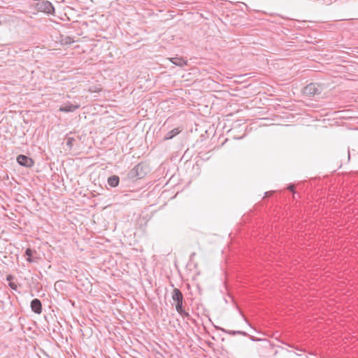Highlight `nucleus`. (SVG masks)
Instances as JSON below:
<instances>
[{
	"label": "nucleus",
	"instance_id": "1",
	"mask_svg": "<svg viewBox=\"0 0 358 358\" xmlns=\"http://www.w3.org/2000/svg\"><path fill=\"white\" fill-rule=\"evenodd\" d=\"M171 298L177 312L182 317L189 318L190 317L189 313L183 309V295L181 291L178 288H174L172 292Z\"/></svg>",
	"mask_w": 358,
	"mask_h": 358
},
{
	"label": "nucleus",
	"instance_id": "2",
	"mask_svg": "<svg viewBox=\"0 0 358 358\" xmlns=\"http://www.w3.org/2000/svg\"><path fill=\"white\" fill-rule=\"evenodd\" d=\"M147 174L145 167L142 163L136 165L127 174V177L130 180H138L143 178Z\"/></svg>",
	"mask_w": 358,
	"mask_h": 358
},
{
	"label": "nucleus",
	"instance_id": "3",
	"mask_svg": "<svg viewBox=\"0 0 358 358\" xmlns=\"http://www.w3.org/2000/svg\"><path fill=\"white\" fill-rule=\"evenodd\" d=\"M34 8L39 12H43L48 15H55V8L53 5L48 0H43L41 1H38L34 3Z\"/></svg>",
	"mask_w": 358,
	"mask_h": 358
},
{
	"label": "nucleus",
	"instance_id": "4",
	"mask_svg": "<svg viewBox=\"0 0 358 358\" xmlns=\"http://www.w3.org/2000/svg\"><path fill=\"white\" fill-rule=\"evenodd\" d=\"M256 341H261L262 343L257 347L259 355L262 357H268L273 351V347L269 341L266 339H258Z\"/></svg>",
	"mask_w": 358,
	"mask_h": 358
},
{
	"label": "nucleus",
	"instance_id": "5",
	"mask_svg": "<svg viewBox=\"0 0 358 358\" xmlns=\"http://www.w3.org/2000/svg\"><path fill=\"white\" fill-rule=\"evenodd\" d=\"M322 90V87L320 84L310 83L304 87L303 92L307 96L313 97L316 95H320Z\"/></svg>",
	"mask_w": 358,
	"mask_h": 358
},
{
	"label": "nucleus",
	"instance_id": "6",
	"mask_svg": "<svg viewBox=\"0 0 358 358\" xmlns=\"http://www.w3.org/2000/svg\"><path fill=\"white\" fill-rule=\"evenodd\" d=\"M215 328L218 330L222 331V332L227 334L231 336H236V335H242L244 336H248L252 341H255L257 338L252 336L249 335L247 332L243 331H233V330H227L222 327H215Z\"/></svg>",
	"mask_w": 358,
	"mask_h": 358
},
{
	"label": "nucleus",
	"instance_id": "7",
	"mask_svg": "<svg viewBox=\"0 0 358 358\" xmlns=\"http://www.w3.org/2000/svg\"><path fill=\"white\" fill-rule=\"evenodd\" d=\"M17 162L20 165L25 167H31L34 164V162L31 158L24 155H18L17 157Z\"/></svg>",
	"mask_w": 358,
	"mask_h": 358
},
{
	"label": "nucleus",
	"instance_id": "8",
	"mask_svg": "<svg viewBox=\"0 0 358 358\" xmlns=\"http://www.w3.org/2000/svg\"><path fill=\"white\" fill-rule=\"evenodd\" d=\"M31 310L36 313L41 314L42 312V303L38 299H34L31 302Z\"/></svg>",
	"mask_w": 358,
	"mask_h": 358
},
{
	"label": "nucleus",
	"instance_id": "9",
	"mask_svg": "<svg viewBox=\"0 0 358 358\" xmlns=\"http://www.w3.org/2000/svg\"><path fill=\"white\" fill-rule=\"evenodd\" d=\"M80 105L78 104H72L71 103H68L65 104L64 106H62L59 108V111L65 112V113H69V112H73L76 109L79 108Z\"/></svg>",
	"mask_w": 358,
	"mask_h": 358
},
{
	"label": "nucleus",
	"instance_id": "10",
	"mask_svg": "<svg viewBox=\"0 0 358 358\" xmlns=\"http://www.w3.org/2000/svg\"><path fill=\"white\" fill-rule=\"evenodd\" d=\"M34 254H36V250H33L31 248H27L25 250V255L27 256V261L29 263L36 262L38 258L33 257Z\"/></svg>",
	"mask_w": 358,
	"mask_h": 358
},
{
	"label": "nucleus",
	"instance_id": "11",
	"mask_svg": "<svg viewBox=\"0 0 358 358\" xmlns=\"http://www.w3.org/2000/svg\"><path fill=\"white\" fill-rule=\"evenodd\" d=\"M170 60L173 64L180 67H182L187 64V60L182 57H172L170 59Z\"/></svg>",
	"mask_w": 358,
	"mask_h": 358
},
{
	"label": "nucleus",
	"instance_id": "12",
	"mask_svg": "<svg viewBox=\"0 0 358 358\" xmlns=\"http://www.w3.org/2000/svg\"><path fill=\"white\" fill-rule=\"evenodd\" d=\"M120 178L117 176L113 175L108 178V184L112 187H115L119 185Z\"/></svg>",
	"mask_w": 358,
	"mask_h": 358
},
{
	"label": "nucleus",
	"instance_id": "13",
	"mask_svg": "<svg viewBox=\"0 0 358 358\" xmlns=\"http://www.w3.org/2000/svg\"><path fill=\"white\" fill-rule=\"evenodd\" d=\"M181 130L179 128H175L171 131H169L164 137V140H169L173 138L175 136L178 134Z\"/></svg>",
	"mask_w": 358,
	"mask_h": 358
},
{
	"label": "nucleus",
	"instance_id": "14",
	"mask_svg": "<svg viewBox=\"0 0 358 358\" xmlns=\"http://www.w3.org/2000/svg\"><path fill=\"white\" fill-rule=\"evenodd\" d=\"M75 141V139L73 137H68L66 138V145L70 148L73 146V143Z\"/></svg>",
	"mask_w": 358,
	"mask_h": 358
},
{
	"label": "nucleus",
	"instance_id": "15",
	"mask_svg": "<svg viewBox=\"0 0 358 358\" xmlns=\"http://www.w3.org/2000/svg\"><path fill=\"white\" fill-rule=\"evenodd\" d=\"M8 285H9V287H10L12 289H13V290H17V285H16L15 282H10L8 283Z\"/></svg>",
	"mask_w": 358,
	"mask_h": 358
},
{
	"label": "nucleus",
	"instance_id": "16",
	"mask_svg": "<svg viewBox=\"0 0 358 358\" xmlns=\"http://www.w3.org/2000/svg\"><path fill=\"white\" fill-rule=\"evenodd\" d=\"M294 188H295L294 185H289V187H287V189H288L289 191L293 192L294 198H295V194H296V192L294 191Z\"/></svg>",
	"mask_w": 358,
	"mask_h": 358
},
{
	"label": "nucleus",
	"instance_id": "17",
	"mask_svg": "<svg viewBox=\"0 0 358 358\" xmlns=\"http://www.w3.org/2000/svg\"><path fill=\"white\" fill-rule=\"evenodd\" d=\"M73 40L69 37V36H67L66 38H65V41H64V43H67V44H71L72 43H73Z\"/></svg>",
	"mask_w": 358,
	"mask_h": 358
},
{
	"label": "nucleus",
	"instance_id": "18",
	"mask_svg": "<svg viewBox=\"0 0 358 358\" xmlns=\"http://www.w3.org/2000/svg\"><path fill=\"white\" fill-rule=\"evenodd\" d=\"M15 278V277L12 275H8L7 277H6V280L7 281H8L9 282H13V280Z\"/></svg>",
	"mask_w": 358,
	"mask_h": 358
},
{
	"label": "nucleus",
	"instance_id": "19",
	"mask_svg": "<svg viewBox=\"0 0 358 358\" xmlns=\"http://www.w3.org/2000/svg\"><path fill=\"white\" fill-rule=\"evenodd\" d=\"M240 313H241V315L243 316V317L244 320H245V322H248V320H247L246 317L243 315V314L242 313V312H241V311H240Z\"/></svg>",
	"mask_w": 358,
	"mask_h": 358
},
{
	"label": "nucleus",
	"instance_id": "20",
	"mask_svg": "<svg viewBox=\"0 0 358 358\" xmlns=\"http://www.w3.org/2000/svg\"><path fill=\"white\" fill-rule=\"evenodd\" d=\"M271 192H266V194L268 195V194H271Z\"/></svg>",
	"mask_w": 358,
	"mask_h": 358
}]
</instances>
